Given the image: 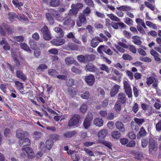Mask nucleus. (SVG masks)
Instances as JSON below:
<instances>
[{"instance_id":"f257e3e1","label":"nucleus","mask_w":161,"mask_h":161,"mask_svg":"<svg viewBox=\"0 0 161 161\" xmlns=\"http://www.w3.org/2000/svg\"><path fill=\"white\" fill-rule=\"evenodd\" d=\"M22 153H21L22 158H25L26 157L29 159H32L35 157V155L33 149L30 147H26L21 148Z\"/></svg>"},{"instance_id":"f03ea898","label":"nucleus","mask_w":161,"mask_h":161,"mask_svg":"<svg viewBox=\"0 0 161 161\" xmlns=\"http://www.w3.org/2000/svg\"><path fill=\"white\" fill-rule=\"evenodd\" d=\"M41 31L42 33L43 38L45 40L49 41L52 39L50 31L47 26H43L41 29Z\"/></svg>"},{"instance_id":"7ed1b4c3","label":"nucleus","mask_w":161,"mask_h":161,"mask_svg":"<svg viewBox=\"0 0 161 161\" xmlns=\"http://www.w3.org/2000/svg\"><path fill=\"white\" fill-rule=\"evenodd\" d=\"M80 119V117L79 115H74L69 121L68 125L69 127H71L77 125L79 123Z\"/></svg>"},{"instance_id":"20e7f679","label":"nucleus","mask_w":161,"mask_h":161,"mask_svg":"<svg viewBox=\"0 0 161 161\" xmlns=\"http://www.w3.org/2000/svg\"><path fill=\"white\" fill-rule=\"evenodd\" d=\"M158 149V144L157 142L153 139L151 138L149 142V152L150 153L153 151H156Z\"/></svg>"},{"instance_id":"39448f33","label":"nucleus","mask_w":161,"mask_h":161,"mask_svg":"<svg viewBox=\"0 0 161 161\" xmlns=\"http://www.w3.org/2000/svg\"><path fill=\"white\" fill-rule=\"evenodd\" d=\"M124 89L126 94L129 98L132 97V92L129 83L126 81H125L123 82Z\"/></svg>"},{"instance_id":"423d86ee","label":"nucleus","mask_w":161,"mask_h":161,"mask_svg":"<svg viewBox=\"0 0 161 161\" xmlns=\"http://www.w3.org/2000/svg\"><path fill=\"white\" fill-rule=\"evenodd\" d=\"M85 69L86 72H95L97 70V69L93 64L88 63L86 65Z\"/></svg>"},{"instance_id":"0eeeda50","label":"nucleus","mask_w":161,"mask_h":161,"mask_svg":"<svg viewBox=\"0 0 161 161\" xmlns=\"http://www.w3.org/2000/svg\"><path fill=\"white\" fill-rule=\"evenodd\" d=\"M85 80L88 85L92 86L94 84L95 78L93 75L90 74L85 77Z\"/></svg>"},{"instance_id":"6e6552de","label":"nucleus","mask_w":161,"mask_h":161,"mask_svg":"<svg viewBox=\"0 0 161 161\" xmlns=\"http://www.w3.org/2000/svg\"><path fill=\"white\" fill-rule=\"evenodd\" d=\"M79 20L76 21L77 25L80 27L82 25V24H85L86 22V19L85 15L82 13H80L79 15Z\"/></svg>"},{"instance_id":"1a4fd4ad","label":"nucleus","mask_w":161,"mask_h":161,"mask_svg":"<svg viewBox=\"0 0 161 161\" xmlns=\"http://www.w3.org/2000/svg\"><path fill=\"white\" fill-rule=\"evenodd\" d=\"M19 146L23 147H26V146H29L31 142L30 139L28 138H25L24 139L19 140Z\"/></svg>"},{"instance_id":"9d476101","label":"nucleus","mask_w":161,"mask_h":161,"mask_svg":"<svg viewBox=\"0 0 161 161\" xmlns=\"http://www.w3.org/2000/svg\"><path fill=\"white\" fill-rule=\"evenodd\" d=\"M54 30L57 33L55 36L56 38H61L64 37V32L61 28L56 27L54 28Z\"/></svg>"},{"instance_id":"9b49d317","label":"nucleus","mask_w":161,"mask_h":161,"mask_svg":"<svg viewBox=\"0 0 161 161\" xmlns=\"http://www.w3.org/2000/svg\"><path fill=\"white\" fill-rule=\"evenodd\" d=\"M77 133L78 132L76 130L68 131L64 133L63 136L66 138H70L76 136Z\"/></svg>"},{"instance_id":"f8f14e48","label":"nucleus","mask_w":161,"mask_h":161,"mask_svg":"<svg viewBox=\"0 0 161 161\" xmlns=\"http://www.w3.org/2000/svg\"><path fill=\"white\" fill-rule=\"evenodd\" d=\"M116 128L121 132H124L125 131V126L123 123L121 121H117L115 123Z\"/></svg>"},{"instance_id":"ddd939ff","label":"nucleus","mask_w":161,"mask_h":161,"mask_svg":"<svg viewBox=\"0 0 161 161\" xmlns=\"http://www.w3.org/2000/svg\"><path fill=\"white\" fill-rule=\"evenodd\" d=\"M65 40L64 39H53L51 41V44L56 46H60L65 42Z\"/></svg>"},{"instance_id":"4468645a","label":"nucleus","mask_w":161,"mask_h":161,"mask_svg":"<svg viewBox=\"0 0 161 161\" xmlns=\"http://www.w3.org/2000/svg\"><path fill=\"white\" fill-rule=\"evenodd\" d=\"M120 86L118 85H114L112 88L110 92V95L112 97L115 96L118 93Z\"/></svg>"},{"instance_id":"2eb2a0df","label":"nucleus","mask_w":161,"mask_h":161,"mask_svg":"<svg viewBox=\"0 0 161 161\" xmlns=\"http://www.w3.org/2000/svg\"><path fill=\"white\" fill-rule=\"evenodd\" d=\"M15 84L17 89L21 94H27L28 93V92H25L23 91V90H24L23 83L20 82L18 81H16L15 82Z\"/></svg>"},{"instance_id":"dca6fc26","label":"nucleus","mask_w":161,"mask_h":161,"mask_svg":"<svg viewBox=\"0 0 161 161\" xmlns=\"http://www.w3.org/2000/svg\"><path fill=\"white\" fill-rule=\"evenodd\" d=\"M64 25L73 26L75 25V21L71 19H64L63 23Z\"/></svg>"},{"instance_id":"f3484780","label":"nucleus","mask_w":161,"mask_h":161,"mask_svg":"<svg viewBox=\"0 0 161 161\" xmlns=\"http://www.w3.org/2000/svg\"><path fill=\"white\" fill-rule=\"evenodd\" d=\"M16 136L19 140L24 138L25 137L24 131L20 129H18L16 132Z\"/></svg>"},{"instance_id":"a211bd4d","label":"nucleus","mask_w":161,"mask_h":161,"mask_svg":"<svg viewBox=\"0 0 161 161\" xmlns=\"http://www.w3.org/2000/svg\"><path fill=\"white\" fill-rule=\"evenodd\" d=\"M45 16L47 20L48 21L49 25H52L54 24V19L50 13H46L45 14Z\"/></svg>"},{"instance_id":"6ab92c4d","label":"nucleus","mask_w":161,"mask_h":161,"mask_svg":"<svg viewBox=\"0 0 161 161\" xmlns=\"http://www.w3.org/2000/svg\"><path fill=\"white\" fill-rule=\"evenodd\" d=\"M147 133L145 129L143 127H142L140 129L139 133L137 135V138L140 139L141 137L145 136L146 135Z\"/></svg>"},{"instance_id":"aec40b11","label":"nucleus","mask_w":161,"mask_h":161,"mask_svg":"<svg viewBox=\"0 0 161 161\" xmlns=\"http://www.w3.org/2000/svg\"><path fill=\"white\" fill-rule=\"evenodd\" d=\"M8 16L9 20L12 22L15 20L16 19L18 18V16L16 14L13 12H9L8 14Z\"/></svg>"},{"instance_id":"412c9836","label":"nucleus","mask_w":161,"mask_h":161,"mask_svg":"<svg viewBox=\"0 0 161 161\" xmlns=\"http://www.w3.org/2000/svg\"><path fill=\"white\" fill-rule=\"evenodd\" d=\"M118 99L119 102L122 104L125 103L126 101L125 95V94L120 93L118 95Z\"/></svg>"},{"instance_id":"4be33fe9","label":"nucleus","mask_w":161,"mask_h":161,"mask_svg":"<svg viewBox=\"0 0 161 161\" xmlns=\"http://www.w3.org/2000/svg\"><path fill=\"white\" fill-rule=\"evenodd\" d=\"M16 76L18 78L22 79L23 81L27 79L26 75L24 74L20 70H17L16 71Z\"/></svg>"},{"instance_id":"5701e85b","label":"nucleus","mask_w":161,"mask_h":161,"mask_svg":"<svg viewBox=\"0 0 161 161\" xmlns=\"http://www.w3.org/2000/svg\"><path fill=\"white\" fill-rule=\"evenodd\" d=\"M85 58L86 63H89L90 62L94 60L95 59L96 56L92 54H85Z\"/></svg>"},{"instance_id":"b1692460","label":"nucleus","mask_w":161,"mask_h":161,"mask_svg":"<svg viewBox=\"0 0 161 161\" xmlns=\"http://www.w3.org/2000/svg\"><path fill=\"white\" fill-rule=\"evenodd\" d=\"M140 37L137 36H134L132 37L133 40L132 41L135 44L137 45H140L142 44V42L140 40Z\"/></svg>"},{"instance_id":"393cba45","label":"nucleus","mask_w":161,"mask_h":161,"mask_svg":"<svg viewBox=\"0 0 161 161\" xmlns=\"http://www.w3.org/2000/svg\"><path fill=\"white\" fill-rule=\"evenodd\" d=\"M94 123L98 127L102 126L103 124V120L102 118H96L94 120Z\"/></svg>"},{"instance_id":"a878e982","label":"nucleus","mask_w":161,"mask_h":161,"mask_svg":"<svg viewBox=\"0 0 161 161\" xmlns=\"http://www.w3.org/2000/svg\"><path fill=\"white\" fill-rule=\"evenodd\" d=\"M60 4V0H51L49 3V6L55 8L58 7Z\"/></svg>"},{"instance_id":"bb28decb","label":"nucleus","mask_w":161,"mask_h":161,"mask_svg":"<svg viewBox=\"0 0 161 161\" xmlns=\"http://www.w3.org/2000/svg\"><path fill=\"white\" fill-rule=\"evenodd\" d=\"M112 137L116 139H119L121 136V134L118 131H114L112 132L111 135Z\"/></svg>"},{"instance_id":"cd10ccee","label":"nucleus","mask_w":161,"mask_h":161,"mask_svg":"<svg viewBox=\"0 0 161 161\" xmlns=\"http://www.w3.org/2000/svg\"><path fill=\"white\" fill-rule=\"evenodd\" d=\"M68 92L72 97H73L76 94L77 91L74 88H69L68 89Z\"/></svg>"},{"instance_id":"c85d7f7f","label":"nucleus","mask_w":161,"mask_h":161,"mask_svg":"<svg viewBox=\"0 0 161 161\" xmlns=\"http://www.w3.org/2000/svg\"><path fill=\"white\" fill-rule=\"evenodd\" d=\"M107 132L108 131L107 130L105 129L102 130L98 133V136L101 139L103 138L106 135Z\"/></svg>"},{"instance_id":"c756f323","label":"nucleus","mask_w":161,"mask_h":161,"mask_svg":"<svg viewBox=\"0 0 161 161\" xmlns=\"http://www.w3.org/2000/svg\"><path fill=\"white\" fill-rule=\"evenodd\" d=\"M108 46L104 45H101L99 46L97 49V52L100 54H103V52L102 50L106 53L107 52V50L108 49Z\"/></svg>"},{"instance_id":"7c9ffc66","label":"nucleus","mask_w":161,"mask_h":161,"mask_svg":"<svg viewBox=\"0 0 161 161\" xmlns=\"http://www.w3.org/2000/svg\"><path fill=\"white\" fill-rule=\"evenodd\" d=\"M80 67H76L75 66H72L71 68V71L73 72L76 74H80L81 73L82 70L80 69Z\"/></svg>"},{"instance_id":"2f4dec72","label":"nucleus","mask_w":161,"mask_h":161,"mask_svg":"<svg viewBox=\"0 0 161 161\" xmlns=\"http://www.w3.org/2000/svg\"><path fill=\"white\" fill-rule=\"evenodd\" d=\"M77 59L80 63L84 64L86 63L85 55H83L81 54L77 56Z\"/></svg>"},{"instance_id":"473e14b6","label":"nucleus","mask_w":161,"mask_h":161,"mask_svg":"<svg viewBox=\"0 0 161 161\" xmlns=\"http://www.w3.org/2000/svg\"><path fill=\"white\" fill-rule=\"evenodd\" d=\"M20 46L21 48L27 52H31L30 48L25 43H21L20 44Z\"/></svg>"},{"instance_id":"72a5a7b5","label":"nucleus","mask_w":161,"mask_h":161,"mask_svg":"<svg viewBox=\"0 0 161 161\" xmlns=\"http://www.w3.org/2000/svg\"><path fill=\"white\" fill-rule=\"evenodd\" d=\"M65 63L67 65H70L74 64L75 60L71 57H67L65 59Z\"/></svg>"},{"instance_id":"f704fd0d","label":"nucleus","mask_w":161,"mask_h":161,"mask_svg":"<svg viewBox=\"0 0 161 161\" xmlns=\"http://www.w3.org/2000/svg\"><path fill=\"white\" fill-rule=\"evenodd\" d=\"M107 15L112 20L118 22L120 21V19L113 14H108Z\"/></svg>"},{"instance_id":"c9c22d12","label":"nucleus","mask_w":161,"mask_h":161,"mask_svg":"<svg viewBox=\"0 0 161 161\" xmlns=\"http://www.w3.org/2000/svg\"><path fill=\"white\" fill-rule=\"evenodd\" d=\"M53 142L50 140H47L46 142V149L49 150L51 148L53 144Z\"/></svg>"},{"instance_id":"e433bc0d","label":"nucleus","mask_w":161,"mask_h":161,"mask_svg":"<svg viewBox=\"0 0 161 161\" xmlns=\"http://www.w3.org/2000/svg\"><path fill=\"white\" fill-rule=\"evenodd\" d=\"M116 8L118 10H122L124 11H130L131 9V8L127 6H121L117 7Z\"/></svg>"},{"instance_id":"4c0bfd02","label":"nucleus","mask_w":161,"mask_h":161,"mask_svg":"<svg viewBox=\"0 0 161 161\" xmlns=\"http://www.w3.org/2000/svg\"><path fill=\"white\" fill-rule=\"evenodd\" d=\"M134 121L136 123L140 126L145 122V119H139L135 118L134 119Z\"/></svg>"},{"instance_id":"58836bf2","label":"nucleus","mask_w":161,"mask_h":161,"mask_svg":"<svg viewBox=\"0 0 161 161\" xmlns=\"http://www.w3.org/2000/svg\"><path fill=\"white\" fill-rule=\"evenodd\" d=\"M99 43V42L97 40L95 37L93 38L91 41V46L93 47H95Z\"/></svg>"},{"instance_id":"ea45409f","label":"nucleus","mask_w":161,"mask_h":161,"mask_svg":"<svg viewBox=\"0 0 161 161\" xmlns=\"http://www.w3.org/2000/svg\"><path fill=\"white\" fill-rule=\"evenodd\" d=\"M51 14L55 18H58L60 17V14L58 11L54 9H52L51 11L50 12Z\"/></svg>"},{"instance_id":"a19ab883","label":"nucleus","mask_w":161,"mask_h":161,"mask_svg":"<svg viewBox=\"0 0 161 161\" xmlns=\"http://www.w3.org/2000/svg\"><path fill=\"white\" fill-rule=\"evenodd\" d=\"M132 129L136 131H138L139 129V126L138 125H137L135 122H131L130 123Z\"/></svg>"},{"instance_id":"79ce46f5","label":"nucleus","mask_w":161,"mask_h":161,"mask_svg":"<svg viewBox=\"0 0 161 161\" xmlns=\"http://www.w3.org/2000/svg\"><path fill=\"white\" fill-rule=\"evenodd\" d=\"M41 53V51L39 48H36L34 50V56L36 58H38L40 56Z\"/></svg>"},{"instance_id":"37998d69","label":"nucleus","mask_w":161,"mask_h":161,"mask_svg":"<svg viewBox=\"0 0 161 161\" xmlns=\"http://www.w3.org/2000/svg\"><path fill=\"white\" fill-rule=\"evenodd\" d=\"M100 69L102 70L106 71L108 73L110 72L109 68L105 64H101L100 67Z\"/></svg>"},{"instance_id":"c03bdc74","label":"nucleus","mask_w":161,"mask_h":161,"mask_svg":"<svg viewBox=\"0 0 161 161\" xmlns=\"http://www.w3.org/2000/svg\"><path fill=\"white\" fill-rule=\"evenodd\" d=\"M87 106L85 103H83L80 107V110L82 113H85L87 111Z\"/></svg>"},{"instance_id":"a18cd8bd","label":"nucleus","mask_w":161,"mask_h":161,"mask_svg":"<svg viewBox=\"0 0 161 161\" xmlns=\"http://www.w3.org/2000/svg\"><path fill=\"white\" fill-rule=\"evenodd\" d=\"M75 80L72 78H70L67 80L66 82V85L68 86H71L74 85Z\"/></svg>"},{"instance_id":"49530a36","label":"nucleus","mask_w":161,"mask_h":161,"mask_svg":"<svg viewBox=\"0 0 161 161\" xmlns=\"http://www.w3.org/2000/svg\"><path fill=\"white\" fill-rule=\"evenodd\" d=\"M48 72L49 75L53 76H56L58 74L57 71L52 69H48Z\"/></svg>"},{"instance_id":"de8ad7c7","label":"nucleus","mask_w":161,"mask_h":161,"mask_svg":"<svg viewBox=\"0 0 161 161\" xmlns=\"http://www.w3.org/2000/svg\"><path fill=\"white\" fill-rule=\"evenodd\" d=\"M121 108V103L119 101H117L115 105V109L117 111H120Z\"/></svg>"},{"instance_id":"09e8293b","label":"nucleus","mask_w":161,"mask_h":161,"mask_svg":"<svg viewBox=\"0 0 161 161\" xmlns=\"http://www.w3.org/2000/svg\"><path fill=\"white\" fill-rule=\"evenodd\" d=\"M90 96V93L89 92L86 91L83 94L81 95V97L85 99H89Z\"/></svg>"},{"instance_id":"8fccbe9b","label":"nucleus","mask_w":161,"mask_h":161,"mask_svg":"<svg viewBox=\"0 0 161 161\" xmlns=\"http://www.w3.org/2000/svg\"><path fill=\"white\" fill-rule=\"evenodd\" d=\"M71 9L70 10L71 13L74 15L76 14L79 10L78 9L76 8L75 6H73V4L71 5Z\"/></svg>"},{"instance_id":"3c124183","label":"nucleus","mask_w":161,"mask_h":161,"mask_svg":"<svg viewBox=\"0 0 161 161\" xmlns=\"http://www.w3.org/2000/svg\"><path fill=\"white\" fill-rule=\"evenodd\" d=\"M29 43L30 44L31 47L32 49H35L37 47V45L36 43L33 40H31L29 42Z\"/></svg>"},{"instance_id":"603ef678","label":"nucleus","mask_w":161,"mask_h":161,"mask_svg":"<svg viewBox=\"0 0 161 161\" xmlns=\"http://www.w3.org/2000/svg\"><path fill=\"white\" fill-rule=\"evenodd\" d=\"M69 47L72 50H75L78 49V46L75 43H70L68 45Z\"/></svg>"},{"instance_id":"864d4df0","label":"nucleus","mask_w":161,"mask_h":161,"mask_svg":"<svg viewBox=\"0 0 161 161\" xmlns=\"http://www.w3.org/2000/svg\"><path fill=\"white\" fill-rule=\"evenodd\" d=\"M154 78L153 77H150L147 78V84L148 86H150L154 82Z\"/></svg>"},{"instance_id":"5fc2aeb1","label":"nucleus","mask_w":161,"mask_h":161,"mask_svg":"<svg viewBox=\"0 0 161 161\" xmlns=\"http://www.w3.org/2000/svg\"><path fill=\"white\" fill-rule=\"evenodd\" d=\"M85 2L88 6L92 8L94 7V5L92 0H84Z\"/></svg>"},{"instance_id":"6e6d98bb","label":"nucleus","mask_w":161,"mask_h":161,"mask_svg":"<svg viewBox=\"0 0 161 161\" xmlns=\"http://www.w3.org/2000/svg\"><path fill=\"white\" fill-rule=\"evenodd\" d=\"M14 38V40L18 42H23L24 40V37L22 36H15Z\"/></svg>"},{"instance_id":"4d7b16f0","label":"nucleus","mask_w":161,"mask_h":161,"mask_svg":"<svg viewBox=\"0 0 161 161\" xmlns=\"http://www.w3.org/2000/svg\"><path fill=\"white\" fill-rule=\"evenodd\" d=\"M91 121L85 119L83 125L85 129H87L90 125V122Z\"/></svg>"},{"instance_id":"13d9d810","label":"nucleus","mask_w":161,"mask_h":161,"mask_svg":"<svg viewBox=\"0 0 161 161\" xmlns=\"http://www.w3.org/2000/svg\"><path fill=\"white\" fill-rule=\"evenodd\" d=\"M93 119L92 114L90 112H88L86 115V118L85 119L91 121Z\"/></svg>"},{"instance_id":"bf43d9fd","label":"nucleus","mask_w":161,"mask_h":161,"mask_svg":"<svg viewBox=\"0 0 161 161\" xmlns=\"http://www.w3.org/2000/svg\"><path fill=\"white\" fill-rule=\"evenodd\" d=\"M144 3L146 7H148L153 11L154 10V7L152 4L146 1L144 2Z\"/></svg>"},{"instance_id":"052dcab7","label":"nucleus","mask_w":161,"mask_h":161,"mask_svg":"<svg viewBox=\"0 0 161 161\" xmlns=\"http://www.w3.org/2000/svg\"><path fill=\"white\" fill-rule=\"evenodd\" d=\"M122 58L126 60H131L133 59L132 57L128 54H123Z\"/></svg>"},{"instance_id":"680f3d73","label":"nucleus","mask_w":161,"mask_h":161,"mask_svg":"<svg viewBox=\"0 0 161 161\" xmlns=\"http://www.w3.org/2000/svg\"><path fill=\"white\" fill-rule=\"evenodd\" d=\"M124 22L128 25H132L133 23V20L129 18H126L125 19Z\"/></svg>"},{"instance_id":"e2e57ef3","label":"nucleus","mask_w":161,"mask_h":161,"mask_svg":"<svg viewBox=\"0 0 161 161\" xmlns=\"http://www.w3.org/2000/svg\"><path fill=\"white\" fill-rule=\"evenodd\" d=\"M91 12L90 8L89 7L87 6L83 10V14H84L85 15L86 14V15H88L91 13Z\"/></svg>"},{"instance_id":"0e129e2a","label":"nucleus","mask_w":161,"mask_h":161,"mask_svg":"<svg viewBox=\"0 0 161 161\" xmlns=\"http://www.w3.org/2000/svg\"><path fill=\"white\" fill-rule=\"evenodd\" d=\"M148 143V142L147 140L144 139L142 140V147H146L147 146Z\"/></svg>"},{"instance_id":"69168bd1","label":"nucleus","mask_w":161,"mask_h":161,"mask_svg":"<svg viewBox=\"0 0 161 161\" xmlns=\"http://www.w3.org/2000/svg\"><path fill=\"white\" fill-rule=\"evenodd\" d=\"M47 66L44 64H40L38 67L37 68V69H41L43 70L46 69H47Z\"/></svg>"},{"instance_id":"338daca9","label":"nucleus","mask_w":161,"mask_h":161,"mask_svg":"<svg viewBox=\"0 0 161 161\" xmlns=\"http://www.w3.org/2000/svg\"><path fill=\"white\" fill-rule=\"evenodd\" d=\"M136 145V142L135 141L131 140L126 145V146L128 147H133Z\"/></svg>"},{"instance_id":"774afa93","label":"nucleus","mask_w":161,"mask_h":161,"mask_svg":"<svg viewBox=\"0 0 161 161\" xmlns=\"http://www.w3.org/2000/svg\"><path fill=\"white\" fill-rule=\"evenodd\" d=\"M156 128L157 131H159L161 130V120L156 125Z\"/></svg>"}]
</instances>
